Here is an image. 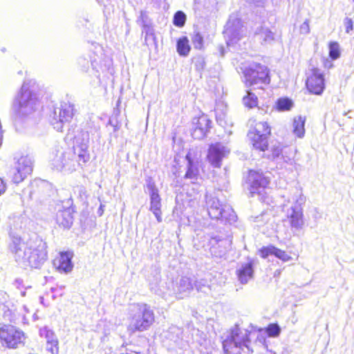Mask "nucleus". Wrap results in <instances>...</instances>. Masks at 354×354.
<instances>
[{
  "instance_id": "nucleus-1",
  "label": "nucleus",
  "mask_w": 354,
  "mask_h": 354,
  "mask_svg": "<svg viewBox=\"0 0 354 354\" xmlns=\"http://www.w3.org/2000/svg\"><path fill=\"white\" fill-rule=\"evenodd\" d=\"M9 248L15 261L23 266L39 268L47 259L46 243L37 236L27 243L13 236Z\"/></svg>"
},
{
  "instance_id": "nucleus-2",
  "label": "nucleus",
  "mask_w": 354,
  "mask_h": 354,
  "mask_svg": "<svg viewBox=\"0 0 354 354\" xmlns=\"http://www.w3.org/2000/svg\"><path fill=\"white\" fill-rule=\"evenodd\" d=\"M252 332L236 325L230 330L223 341V348L225 353L240 354L241 351L252 353L250 336Z\"/></svg>"
},
{
  "instance_id": "nucleus-3",
  "label": "nucleus",
  "mask_w": 354,
  "mask_h": 354,
  "mask_svg": "<svg viewBox=\"0 0 354 354\" xmlns=\"http://www.w3.org/2000/svg\"><path fill=\"white\" fill-rule=\"evenodd\" d=\"M39 102L36 93L24 83L13 104V110L19 118H26L38 110Z\"/></svg>"
},
{
  "instance_id": "nucleus-4",
  "label": "nucleus",
  "mask_w": 354,
  "mask_h": 354,
  "mask_svg": "<svg viewBox=\"0 0 354 354\" xmlns=\"http://www.w3.org/2000/svg\"><path fill=\"white\" fill-rule=\"evenodd\" d=\"M131 312L128 330L132 333L147 330L155 322L153 310L147 304L133 305Z\"/></svg>"
},
{
  "instance_id": "nucleus-5",
  "label": "nucleus",
  "mask_w": 354,
  "mask_h": 354,
  "mask_svg": "<svg viewBox=\"0 0 354 354\" xmlns=\"http://www.w3.org/2000/svg\"><path fill=\"white\" fill-rule=\"evenodd\" d=\"M209 216L212 219L225 221L229 223L236 221V216L233 209L227 204H221L217 198L212 195H205Z\"/></svg>"
},
{
  "instance_id": "nucleus-6",
  "label": "nucleus",
  "mask_w": 354,
  "mask_h": 354,
  "mask_svg": "<svg viewBox=\"0 0 354 354\" xmlns=\"http://www.w3.org/2000/svg\"><path fill=\"white\" fill-rule=\"evenodd\" d=\"M245 83L247 86L268 84L270 82L269 71L266 66L254 63L243 70Z\"/></svg>"
},
{
  "instance_id": "nucleus-7",
  "label": "nucleus",
  "mask_w": 354,
  "mask_h": 354,
  "mask_svg": "<svg viewBox=\"0 0 354 354\" xmlns=\"http://www.w3.org/2000/svg\"><path fill=\"white\" fill-rule=\"evenodd\" d=\"M74 115V105L69 102H61L54 109L50 116V122L57 131H62L64 124L71 122Z\"/></svg>"
},
{
  "instance_id": "nucleus-8",
  "label": "nucleus",
  "mask_w": 354,
  "mask_h": 354,
  "mask_svg": "<svg viewBox=\"0 0 354 354\" xmlns=\"http://www.w3.org/2000/svg\"><path fill=\"white\" fill-rule=\"evenodd\" d=\"M25 335L22 330L12 325H3L0 327V342L9 348H16L24 345Z\"/></svg>"
},
{
  "instance_id": "nucleus-9",
  "label": "nucleus",
  "mask_w": 354,
  "mask_h": 354,
  "mask_svg": "<svg viewBox=\"0 0 354 354\" xmlns=\"http://www.w3.org/2000/svg\"><path fill=\"white\" fill-rule=\"evenodd\" d=\"M270 183L269 178L262 172L250 170L248 174L247 183L251 196L258 195L261 199L265 198L266 189Z\"/></svg>"
},
{
  "instance_id": "nucleus-10",
  "label": "nucleus",
  "mask_w": 354,
  "mask_h": 354,
  "mask_svg": "<svg viewBox=\"0 0 354 354\" xmlns=\"http://www.w3.org/2000/svg\"><path fill=\"white\" fill-rule=\"evenodd\" d=\"M246 30L241 19L235 15L230 16L225 26L223 34L227 45L236 43L245 35Z\"/></svg>"
},
{
  "instance_id": "nucleus-11",
  "label": "nucleus",
  "mask_w": 354,
  "mask_h": 354,
  "mask_svg": "<svg viewBox=\"0 0 354 354\" xmlns=\"http://www.w3.org/2000/svg\"><path fill=\"white\" fill-rule=\"evenodd\" d=\"M270 133V128L266 122H259L256 123L254 129L250 130L248 136L252 141L254 147L260 151H264L267 149L268 136Z\"/></svg>"
},
{
  "instance_id": "nucleus-12",
  "label": "nucleus",
  "mask_w": 354,
  "mask_h": 354,
  "mask_svg": "<svg viewBox=\"0 0 354 354\" xmlns=\"http://www.w3.org/2000/svg\"><path fill=\"white\" fill-rule=\"evenodd\" d=\"M74 153L77 155V161L80 165L86 163L90 160L88 151L89 145V133L88 131H81L75 136Z\"/></svg>"
},
{
  "instance_id": "nucleus-13",
  "label": "nucleus",
  "mask_w": 354,
  "mask_h": 354,
  "mask_svg": "<svg viewBox=\"0 0 354 354\" xmlns=\"http://www.w3.org/2000/svg\"><path fill=\"white\" fill-rule=\"evenodd\" d=\"M32 167L33 160L30 156H25L20 157L10 171L13 183L18 184L23 181L26 176L32 172Z\"/></svg>"
},
{
  "instance_id": "nucleus-14",
  "label": "nucleus",
  "mask_w": 354,
  "mask_h": 354,
  "mask_svg": "<svg viewBox=\"0 0 354 354\" xmlns=\"http://www.w3.org/2000/svg\"><path fill=\"white\" fill-rule=\"evenodd\" d=\"M230 153V149L221 142L209 145L207 158L210 165L216 168H220L223 158H227Z\"/></svg>"
},
{
  "instance_id": "nucleus-15",
  "label": "nucleus",
  "mask_w": 354,
  "mask_h": 354,
  "mask_svg": "<svg viewBox=\"0 0 354 354\" xmlns=\"http://www.w3.org/2000/svg\"><path fill=\"white\" fill-rule=\"evenodd\" d=\"M28 190L30 198L39 200L50 196L53 192V186L46 180L35 179L30 183Z\"/></svg>"
},
{
  "instance_id": "nucleus-16",
  "label": "nucleus",
  "mask_w": 354,
  "mask_h": 354,
  "mask_svg": "<svg viewBox=\"0 0 354 354\" xmlns=\"http://www.w3.org/2000/svg\"><path fill=\"white\" fill-rule=\"evenodd\" d=\"M147 189L150 198L149 210L154 214L158 223L162 222V204L161 198L158 189L153 181L149 180L147 185Z\"/></svg>"
},
{
  "instance_id": "nucleus-17",
  "label": "nucleus",
  "mask_w": 354,
  "mask_h": 354,
  "mask_svg": "<svg viewBox=\"0 0 354 354\" xmlns=\"http://www.w3.org/2000/svg\"><path fill=\"white\" fill-rule=\"evenodd\" d=\"M71 153H67L62 147H58L53 152L51 159L53 166L57 170L71 169L73 160L70 158Z\"/></svg>"
},
{
  "instance_id": "nucleus-18",
  "label": "nucleus",
  "mask_w": 354,
  "mask_h": 354,
  "mask_svg": "<svg viewBox=\"0 0 354 354\" xmlns=\"http://www.w3.org/2000/svg\"><path fill=\"white\" fill-rule=\"evenodd\" d=\"M212 121L205 115L193 120L192 137L194 139H203L211 128Z\"/></svg>"
},
{
  "instance_id": "nucleus-19",
  "label": "nucleus",
  "mask_w": 354,
  "mask_h": 354,
  "mask_svg": "<svg viewBox=\"0 0 354 354\" xmlns=\"http://www.w3.org/2000/svg\"><path fill=\"white\" fill-rule=\"evenodd\" d=\"M308 90L315 95H320L324 89V79L318 69H314L306 80Z\"/></svg>"
},
{
  "instance_id": "nucleus-20",
  "label": "nucleus",
  "mask_w": 354,
  "mask_h": 354,
  "mask_svg": "<svg viewBox=\"0 0 354 354\" xmlns=\"http://www.w3.org/2000/svg\"><path fill=\"white\" fill-rule=\"evenodd\" d=\"M72 258L73 253L71 252H60L59 256L53 260V266L59 272L68 273L73 268Z\"/></svg>"
},
{
  "instance_id": "nucleus-21",
  "label": "nucleus",
  "mask_w": 354,
  "mask_h": 354,
  "mask_svg": "<svg viewBox=\"0 0 354 354\" xmlns=\"http://www.w3.org/2000/svg\"><path fill=\"white\" fill-rule=\"evenodd\" d=\"M287 216L292 228L299 230L303 227L304 221L302 207L291 206L287 211Z\"/></svg>"
},
{
  "instance_id": "nucleus-22",
  "label": "nucleus",
  "mask_w": 354,
  "mask_h": 354,
  "mask_svg": "<svg viewBox=\"0 0 354 354\" xmlns=\"http://www.w3.org/2000/svg\"><path fill=\"white\" fill-rule=\"evenodd\" d=\"M211 251L215 255L221 257L224 254L227 248H230L231 241L221 236H213L209 241Z\"/></svg>"
},
{
  "instance_id": "nucleus-23",
  "label": "nucleus",
  "mask_w": 354,
  "mask_h": 354,
  "mask_svg": "<svg viewBox=\"0 0 354 354\" xmlns=\"http://www.w3.org/2000/svg\"><path fill=\"white\" fill-rule=\"evenodd\" d=\"M236 275L241 284H247L254 277L253 263L249 261L242 264L236 269Z\"/></svg>"
},
{
  "instance_id": "nucleus-24",
  "label": "nucleus",
  "mask_w": 354,
  "mask_h": 354,
  "mask_svg": "<svg viewBox=\"0 0 354 354\" xmlns=\"http://www.w3.org/2000/svg\"><path fill=\"white\" fill-rule=\"evenodd\" d=\"M193 290L191 279L187 277H183L177 283L175 292L178 299H183L187 297Z\"/></svg>"
},
{
  "instance_id": "nucleus-25",
  "label": "nucleus",
  "mask_w": 354,
  "mask_h": 354,
  "mask_svg": "<svg viewBox=\"0 0 354 354\" xmlns=\"http://www.w3.org/2000/svg\"><path fill=\"white\" fill-rule=\"evenodd\" d=\"M95 52L93 53L94 55H89L90 60H87L85 57H80L78 59V64L80 66H82L84 70H86L89 68L91 65L93 69L97 68L98 66V59H100L102 53V48L100 46H95Z\"/></svg>"
},
{
  "instance_id": "nucleus-26",
  "label": "nucleus",
  "mask_w": 354,
  "mask_h": 354,
  "mask_svg": "<svg viewBox=\"0 0 354 354\" xmlns=\"http://www.w3.org/2000/svg\"><path fill=\"white\" fill-rule=\"evenodd\" d=\"M259 252L261 257L264 259L267 258L270 254L274 255L276 257L285 262L288 261L292 259L291 257L288 255L285 251L277 248L272 245L263 247Z\"/></svg>"
},
{
  "instance_id": "nucleus-27",
  "label": "nucleus",
  "mask_w": 354,
  "mask_h": 354,
  "mask_svg": "<svg viewBox=\"0 0 354 354\" xmlns=\"http://www.w3.org/2000/svg\"><path fill=\"white\" fill-rule=\"evenodd\" d=\"M57 223L64 228H69L73 224V217L70 209L59 210L56 215Z\"/></svg>"
},
{
  "instance_id": "nucleus-28",
  "label": "nucleus",
  "mask_w": 354,
  "mask_h": 354,
  "mask_svg": "<svg viewBox=\"0 0 354 354\" xmlns=\"http://www.w3.org/2000/svg\"><path fill=\"white\" fill-rule=\"evenodd\" d=\"M254 37L261 44L270 43L274 40V33L268 28L263 26L257 28Z\"/></svg>"
},
{
  "instance_id": "nucleus-29",
  "label": "nucleus",
  "mask_w": 354,
  "mask_h": 354,
  "mask_svg": "<svg viewBox=\"0 0 354 354\" xmlns=\"http://www.w3.org/2000/svg\"><path fill=\"white\" fill-rule=\"evenodd\" d=\"M287 201L288 203L292 202L294 203L292 206L302 207L306 203V197L300 189L295 187L290 192Z\"/></svg>"
},
{
  "instance_id": "nucleus-30",
  "label": "nucleus",
  "mask_w": 354,
  "mask_h": 354,
  "mask_svg": "<svg viewBox=\"0 0 354 354\" xmlns=\"http://www.w3.org/2000/svg\"><path fill=\"white\" fill-rule=\"evenodd\" d=\"M137 22L142 26V31L146 33L147 35H152L153 33V29L151 26V19L149 18L147 12L140 11L139 19Z\"/></svg>"
},
{
  "instance_id": "nucleus-31",
  "label": "nucleus",
  "mask_w": 354,
  "mask_h": 354,
  "mask_svg": "<svg viewBox=\"0 0 354 354\" xmlns=\"http://www.w3.org/2000/svg\"><path fill=\"white\" fill-rule=\"evenodd\" d=\"M165 337L176 344H179L183 338V330L180 328L172 326L165 333Z\"/></svg>"
},
{
  "instance_id": "nucleus-32",
  "label": "nucleus",
  "mask_w": 354,
  "mask_h": 354,
  "mask_svg": "<svg viewBox=\"0 0 354 354\" xmlns=\"http://www.w3.org/2000/svg\"><path fill=\"white\" fill-rule=\"evenodd\" d=\"M305 118L299 115L294 119L293 121V133L299 138L304 136L305 134Z\"/></svg>"
},
{
  "instance_id": "nucleus-33",
  "label": "nucleus",
  "mask_w": 354,
  "mask_h": 354,
  "mask_svg": "<svg viewBox=\"0 0 354 354\" xmlns=\"http://www.w3.org/2000/svg\"><path fill=\"white\" fill-rule=\"evenodd\" d=\"M178 53L180 56L186 57L189 53L191 47L189 44V40L187 37H183L178 39L176 44Z\"/></svg>"
},
{
  "instance_id": "nucleus-34",
  "label": "nucleus",
  "mask_w": 354,
  "mask_h": 354,
  "mask_svg": "<svg viewBox=\"0 0 354 354\" xmlns=\"http://www.w3.org/2000/svg\"><path fill=\"white\" fill-rule=\"evenodd\" d=\"M197 164H187V170L185 175V178L192 180L193 183H195V180H197L199 174Z\"/></svg>"
},
{
  "instance_id": "nucleus-35",
  "label": "nucleus",
  "mask_w": 354,
  "mask_h": 354,
  "mask_svg": "<svg viewBox=\"0 0 354 354\" xmlns=\"http://www.w3.org/2000/svg\"><path fill=\"white\" fill-rule=\"evenodd\" d=\"M293 105L291 100L288 98H279L277 102V108L280 111H289Z\"/></svg>"
},
{
  "instance_id": "nucleus-36",
  "label": "nucleus",
  "mask_w": 354,
  "mask_h": 354,
  "mask_svg": "<svg viewBox=\"0 0 354 354\" xmlns=\"http://www.w3.org/2000/svg\"><path fill=\"white\" fill-rule=\"evenodd\" d=\"M341 52L339 44L336 41H331L329 44V57L335 60L340 57Z\"/></svg>"
},
{
  "instance_id": "nucleus-37",
  "label": "nucleus",
  "mask_w": 354,
  "mask_h": 354,
  "mask_svg": "<svg viewBox=\"0 0 354 354\" xmlns=\"http://www.w3.org/2000/svg\"><path fill=\"white\" fill-rule=\"evenodd\" d=\"M243 102L246 106L253 108L257 104V97L254 93L248 91V95L243 98Z\"/></svg>"
},
{
  "instance_id": "nucleus-38",
  "label": "nucleus",
  "mask_w": 354,
  "mask_h": 354,
  "mask_svg": "<svg viewBox=\"0 0 354 354\" xmlns=\"http://www.w3.org/2000/svg\"><path fill=\"white\" fill-rule=\"evenodd\" d=\"M186 21V15L183 11H177L173 19L174 24L179 28L183 27L185 25Z\"/></svg>"
},
{
  "instance_id": "nucleus-39",
  "label": "nucleus",
  "mask_w": 354,
  "mask_h": 354,
  "mask_svg": "<svg viewBox=\"0 0 354 354\" xmlns=\"http://www.w3.org/2000/svg\"><path fill=\"white\" fill-rule=\"evenodd\" d=\"M195 287L198 291L205 293L210 290L209 285L208 284L207 281L205 279L196 281L195 283Z\"/></svg>"
},
{
  "instance_id": "nucleus-40",
  "label": "nucleus",
  "mask_w": 354,
  "mask_h": 354,
  "mask_svg": "<svg viewBox=\"0 0 354 354\" xmlns=\"http://www.w3.org/2000/svg\"><path fill=\"white\" fill-rule=\"evenodd\" d=\"M192 43L195 48L201 49L203 47V37L199 32H195L192 37Z\"/></svg>"
},
{
  "instance_id": "nucleus-41",
  "label": "nucleus",
  "mask_w": 354,
  "mask_h": 354,
  "mask_svg": "<svg viewBox=\"0 0 354 354\" xmlns=\"http://www.w3.org/2000/svg\"><path fill=\"white\" fill-rule=\"evenodd\" d=\"M41 334L43 335L44 334L45 337L46 339V343L48 342H58V339L52 330L47 329L46 328H44L41 330Z\"/></svg>"
},
{
  "instance_id": "nucleus-42",
  "label": "nucleus",
  "mask_w": 354,
  "mask_h": 354,
  "mask_svg": "<svg viewBox=\"0 0 354 354\" xmlns=\"http://www.w3.org/2000/svg\"><path fill=\"white\" fill-rule=\"evenodd\" d=\"M268 333L271 337H277L280 333V328L277 324H270L267 328Z\"/></svg>"
},
{
  "instance_id": "nucleus-43",
  "label": "nucleus",
  "mask_w": 354,
  "mask_h": 354,
  "mask_svg": "<svg viewBox=\"0 0 354 354\" xmlns=\"http://www.w3.org/2000/svg\"><path fill=\"white\" fill-rule=\"evenodd\" d=\"M46 350L50 352L52 354H58V342L46 343Z\"/></svg>"
},
{
  "instance_id": "nucleus-44",
  "label": "nucleus",
  "mask_w": 354,
  "mask_h": 354,
  "mask_svg": "<svg viewBox=\"0 0 354 354\" xmlns=\"http://www.w3.org/2000/svg\"><path fill=\"white\" fill-rule=\"evenodd\" d=\"M194 63L196 68L198 71L203 70L205 68V61L203 57L199 56L196 57L194 59Z\"/></svg>"
},
{
  "instance_id": "nucleus-45",
  "label": "nucleus",
  "mask_w": 354,
  "mask_h": 354,
  "mask_svg": "<svg viewBox=\"0 0 354 354\" xmlns=\"http://www.w3.org/2000/svg\"><path fill=\"white\" fill-rule=\"evenodd\" d=\"M196 153L194 150H189L185 158L187 161V164H194L198 163L197 158H196Z\"/></svg>"
},
{
  "instance_id": "nucleus-46",
  "label": "nucleus",
  "mask_w": 354,
  "mask_h": 354,
  "mask_svg": "<svg viewBox=\"0 0 354 354\" xmlns=\"http://www.w3.org/2000/svg\"><path fill=\"white\" fill-rule=\"evenodd\" d=\"M344 26L345 28V31L348 34H350L351 32L353 30V24L351 18L346 17L344 19Z\"/></svg>"
},
{
  "instance_id": "nucleus-47",
  "label": "nucleus",
  "mask_w": 354,
  "mask_h": 354,
  "mask_svg": "<svg viewBox=\"0 0 354 354\" xmlns=\"http://www.w3.org/2000/svg\"><path fill=\"white\" fill-rule=\"evenodd\" d=\"M282 148L281 145L274 147L272 149V155L274 158H279L282 153Z\"/></svg>"
},
{
  "instance_id": "nucleus-48",
  "label": "nucleus",
  "mask_w": 354,
  "mask_h": 354,
  "mask_svg": "<svg viewBox=\"0 0 354 354\" xmlns=\"http://www.w3.org/2000/svg\"><path fill=\"white\" fill-rule=\"evenodd\" d=\"M310 32L309 25L307 21H304L300 26V32L301 34H308Z\"/></svg>"
},
{
  "instance_id": "nucleus-49",
  "label": "nucleus",
  "mask_w": 354,
  "mask_h": 354,
  "mask_svg": "<svg viewBox=\"0 0 354 354\" xmlns=\"http://www.w3.org/2000/svg\"><path fill=\"white\" fill-rule=\"evenodd\" d=\"M78 192L80 198H82L86 194V189L82 186H77L75 189V192Z\"/></svg>"
},
{
  "instance_id": "nucleus-50",
  "label": "nucleus",
  "mask_w": 354,
  "mask_h": 354,
  "mask_svg": "<svg viewBox=\"0 0 354 354\" xmlns=\"http://www.w3.org/2000/svg\"><path fill=\"white\" fill-rule=\"evenodd\" d=\"M8 298V295L4 292H0V303L2 304H6L7 302V299Z\"/></svg>"
},
{
  "instance_id": "nucleus-51",
  "label": "nucleus",
  "mask_w": 354,
  "mask_h": 354,
  "mask_svg": "<svg viewBox=\"0 0 354 354\" xmlns=\"http://www.w3.org/2000/svg\"><path fill=\"white\" fill-rule=\"evenodd\" d=\"M99 3L104 7H108L112 3L113 0H97Z\"/></svg>"
},
{
  "instance_id": "nucleus-52",
  "label": "nucleus",
  "mask_w": 354,
  "mask_h": 354,
  "mask_svg": "<svg viewBox=\"0 0 354 354\" xmlns=\"http://www.w3.org/2000/svg\"><path fill=\"white\" fill-rule=\"evenodd\" d=\"M6 187L3 179L0 178V195L3 194L6 191Z\"/></svg>"
},
{
  "instance_id": "nucleus-53",
  "label": "nucleus",
  "mask_w": 354,
  "mask_h": 354,
  "mask_svg": "<svg viewBox=\"0 0 354 354\" xmlns=\"http://www.w3.org/2000/svg\"><path fill=\"white\" fill-rule=\"evenodd\" d=\"M262 0H247V1L248 2H252V3H260Z\"/></svg>"
},
{
  "instance_id": "nucleus-54",
  "label": "nucleus",
  "mask_w": 354,
  "mask_h": 354,
  "mask_svg": "<svg viewBox=\"0 0 354 354\" xmlns=\"http://www.w3.org/2000/svg\"><path fill=\"white\" fill-rule=\"evenodd\" d=\"M351 111H348V112L344 113V115H347L349 118H351L352 116H351Z\"/></svg>"
},
{
  "instance_id": "nucleus-55",
  "label": "nucleus",
  "mask_w": 354,
  "mask_h": 354,
  "mask_svg": "<svg viewBox=\"0 0 354 354\" xmlns=\"http://www.w3.org/2000/svg\"><path fill=\"white\" fill-rule=\"evenodd\" d=\"M109 123H110V124H111L113 126H115V124H113V120H109Z\"/></svg>"
},
{
  "instance_id": "nucleus-56",
  "label": "nucleus",
  "mask_w": 354,
  "mask_h": 354,
  "mask_svg": "<svg viewBox=\"0 0 354 354\" xmlns=\"http://www.w3.org/2000/svg\"><path fill=\"white\" fill-rule=\"evenodd\" d=\"M354 1V0H353Z\"/></svg>"
}]
</instances>
